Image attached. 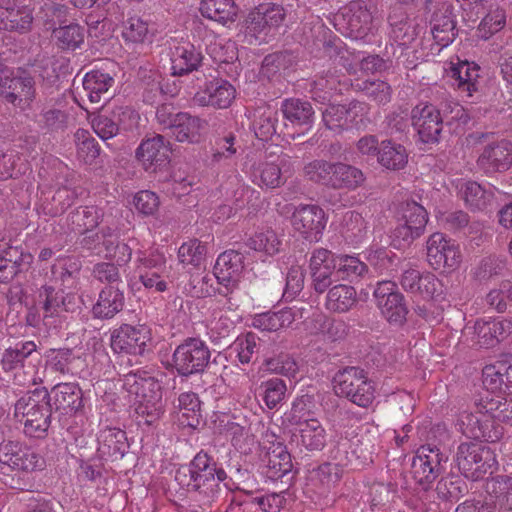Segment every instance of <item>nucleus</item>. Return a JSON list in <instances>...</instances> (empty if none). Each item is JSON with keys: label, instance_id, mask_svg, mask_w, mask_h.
<instances>
[{"label": "nucleus", "instance_id": "obj_47", "mask_svg": "<svg viewBox=\"0 0 512 512\" xmlns=\"http://www.w3.org/2000/svg\"><path fill=\"white\" fill-rule=\"evenodd\" d=\"M278 122L277 111L271 107H258L253 112L252 129L255 136L267 141L276 133V125Z\"/></svg>", "mask_w": 512, "mask_h": 512}, {"label": "nucleus", "instance_id": "obj_63", "mask_svg": "<svg viewBox=\"0 0 512 512\" xmlns=\"http://www.w3.org/2000/svg\"><path fill=\"white\" fill-rule=\"evenodd\" d=\"M486 303L498 312H504L512 304V283L502 281L491 288L486 295Z\"/></svg>", "mask_w": 512, "mask_h": 512}, {"label": "nucleus", "instance_id": "obj_59", "mask_svg": "<svg viewBox=\"0 0 512 512\" xmlns=\"http://www.w3.org/2000/svg\"><path fill=\"white\" fill-rule=\"evenodd\" d=\"M457 426L459 430L469 438L494 440L493 436L486 431L479 417L471 412H461L457 420Z\"/></svg>", "mask_w": 512, "mask_h": 512}, {"label": "nucleus", "instance_id": "obj_62", "mask_svg": "<svg viewBox=\"0 0 512 512\" xmlns=\"http://www.w3.org/2000/svg\"><path fill=\"white\" fill-rule=\"evenodd\" d=\"M334 163L326 160H313L304 166V175L309 180L331 187Z\"/></svg>", "mask_w": 512, "mask_h": 512}, {"label": "nucleus", "instance_id": "obj_6", "mask_svg": "<svg viewBox=\"0 0 512 512\" xmlns=\"http://www.w3.org/2000/svg\"><path fill=\"white\" fill-rule=\"evenodd\" d=\"M284 213L289 215L290 224L295 232L309 242H318L325 230L327 216L325 211L315 204H288Z\"/></svg>", "mask_w": 512, "mask_h": 512}, {"label": "nucleus", "instance_id": "obj_31", "mask_svg": "<svg viewBox=\"0 0 512 512\" xmlns=\"http://www.w3.org/2000/svg\"><path fill=\"white\" fill-rule=\"evenodd\" d=\"M33 17L27 7H15L10 1L0 3V30L17 32L30 28Z\"/></svg>", "mask_w": 512, "mask_h": 512}, {"label": "nucleus", "instance_id": "obj_56", "mask_svg": "<svg viewBox=\"0 0 512 512\" xmlns=\"http://www.w3.org/2000/svg\"><path fill=\"white\" fill-rule=\"evenodd\" d=\"M206 253V246L201 241L190 239L178 248L177 257L182 265L199 268L204 263Z\"/></svg>", "mask_w": 512, "mask_h": 512}, {"label": "nucleus", "instance_id": "obj_10", "mask_svg": "<svg viewBox=\"0 0 512 512\" xmlns=\"http://www.w3.org/2000/svg\"><path fill=\"white\" fill-rule=\"evenodd\" d=\"M32 394L21 397L15 404V415L22 416L24 432L34 438H42L50 426V409L44 398Z\"/></svg>", "mask_w": 512, "mask_h": 512}, {"label": "nucleus", "instance_id": "obj_15", "mask_svg": "<svg viewBox=\"0 0 512 512\" xmlns=\"http://www.w3.org/2000/svg\"><path fill=\"white\" fill-rule=\"evenodd\" d=\"M151 340V331L145 325H122L111 337V347L115 352L142 354Z\"/></svg>", "mask_w": 512, "mask_h": 512}, {"label": "nucleus", "instance_id": "obj_17", "mask_svg": "<svg viewBox=\"0 0 512 512\" xmlns=\"http://www.w3.org/2000/svg\"><path fill=\"white\" fill-rule=\"evenodd\" d=\"M368 113V106L365 103L354 101L348 107L331 104L322 112V121L327 129L340 133L351 124L362 121Z\"/></svg>", "mask_w": 512, "mask_h": 512}, {"label": "nucleus", "instance_id": "obj_50", "mask_svg": "<svg viewBox=\"0 0 512 512\" xmlns=\"http://www.w3.org/2000/svg\"><path fill=\"white\" fill-rule=\"evenodd\" d=\"M233 313V304L231 299L227 298L222 304V308L215 307L211 311V316L208 319V327L211 331L217 333L219 337L227 336L230 331L234 328L237 315H231Z\"/></svg>", "mask_w": 512, "mask_h": 512}, {"label": "nucleus", "instance_id": "obj_61", "mask_svg": "<svg viewBox=\"0 0 512 512\" xmlns=\"http://www.w3.org/2000/svg\"><path fill=\"white\" fill-rule=\"evenodd\" d=\"M230 185L235 188L231 198L236 211L250 204L253 205L254 201L258 200L260 197V193L257 190L244 183L238 176L231 178Z\"/></svg>", "mask_w": 512, "mask_h": 512}, {"label": "nucleus", "instance_id": "obj_14", "mask_svg": "<svg viewBox=\"0 0 512 512\" xmlns=\"http://www.w3.org/2000/svg\"><path fill=\"white\" fill-rule=\"evenodd\" d=\"M376 304L381 314L392 325H402L408 313L404 296L391 281H381L374 290Z\"/></svg>", "mask_w": 512, "mask_h": 512}, {"label": "nucleus", "instance_id": "obj_46", "mask_svg": "<svg viewBox=\"0 0 512 512\" xmlns=\"http://www.w3.org/2000/svg\"><path fill=\"white\" fill-rule=\"evenodd\" d=\"M200 401L192 392H184L178 398L177 420L182 426L195 428L200 423Z\"/></svg>", "mask_w": 512, "mask_h": 512}, {"label": "nucleus", "instance_id": "obj_44", "mask_svg": "<svg viewBox=\"0 0 512 512\" xmlns=\"http://www.w3.org/2000/svg\"><path fill=\"white\" fill-rule=\"evenodd\" d=\"M357 301L354 287L338 284L330 288L326 296V308L332 312L344 313L349 311Z\"/></svg>", "mask_w": 512, "mask_h": 512}, {"label": "nucleus", "instance_id": "obj_53", "mask_svg": "<svg viewBox=\"0 0 512 512\" xmlns=\"http://www.w3.org/2000/svg\"><path fill=\"white\" fill-rule=\"evenodd\" d=\"M487 491L499 509L512 510V477L497 476L487 483Z\"/></svg>", "mask_w": 512, "mask_h": 512}, {"label": "nucleus", "instance_id": "obj_23", "mask_svg": "<svg viewBox=\"0 0 512 512\" xmlns=\"http://www.w3.org/2000/svg\"><path fill=\"white\" fill-rule=\"evenodd\" d=\"M236 98L235 87L225 79H213L205 84L194 96V101L200 106H210L216 109L230 107Z\"/></svg>", "mask_w": 512, "mask_h": 512}, {"label": "nucleus", "instance_id": "obj_38", "mask_svg": "<svg viewBox=\"0 0 512 512\" xmlns=\"http://www.w3.org/2000/svg\"><path fill=\"white\" fill-rule=\"evenodd\" d=\"M306 330L311 335L321 337L323 340L336 341L347 334V326L341 320L329 319L324 315H316L308 324Z\"/></svg>", "mask_w": 512, "mask_h": 512}, {"label": "nucleus", "instance_id": "obj_29", "mask_svg": "<svg viewBox=\"0 0 512 512\" xmlns=\"http://www.w3.org/2000/svg\"><path fill=\"white\" fill-rule=\"evenodd\" d=\"M97 452L103 459L117 460L124 456L127 449L126 434L119 428L106 427L100 430Z\"/></svg>", "mask_w": 512, "mask_h": 512}, {"label": "nucleus", "instance_id": "obj_40", "mask_svg": "<svg viewBox=\"0 0 512 512\" xmlns=\"http://www.w3.org/2000/svg\"><path fill=\"white\" fill-rule=\"evenodd\" d=\"M124 306L123 292L113 286L106 287L93 306V314L98 318H112Z\"/></svg>", "mask_w": 512, "mask_h": 512}, {"label": "nucleus", "instance_id": "obj_32", "mask_svg": "<svg viewBox=\"0 0 512 512\" xmlns=\"http://www.w3.org/2000/svg\"><path fill=\"white\" fill-rule=\"evenodd\" d=\"M206 126L205 120L180 112L171 135L178 142L198 143L202 139Z\"/></svg>", "mask_w": 512, "mask_h": 512}, {"label": "nucleus", "instance_id": "obj_60", "mask_svg": "<svg viewBox=\"0 0 512 512\" xmlns=\"http://www.w3.org/2000/svg\"><path fill=\"white\" fill-rule=\"evenodd\" d=\"M507 365L503 362L486 365L482 370V383L486 390L501 392L504 390Z\"/></svg>", "mask_w": 512, "mask_h": 512}, {"label": "nucleus", "instance_id": "obj_41", "mask_svg": "<svg viewBox=\"0 0 512 512\" xmlns=\"http://www.w3.org/2000/svg\"><path fill=\"white\" fill-rule=\"evenodd\" d=\"M247 245L261 257L268 258L280 252L282 241L273 229L266 228L256 231L248 239Z\"/></svg>", "mask_w": 512, "mask_h": 512}, {"label": "nucleus", "instance_id": "obj_11", "mask_svg": "<svg viewBox=\"0 0 512 512\" xmlns=\"http://www.w3.org/2000/svg\"><path fill=\"white\" fill-rule=\"evenodd\" d=\"M210 359L207 345L199 338H188L173 353V366L183 376L202 372Z\"/></svg>", "mask_w": 512, "mask_h": 512}, {"label": "nucleus", "instance_id": "obj_54", "mask_svg": "<svg viewBox=\"0 0 512 512\" xmlns=\"http://www.w3.org/2000/svg\"><path fill=\"white\" fill-rule=\"evenodd\" d=\"M345 19L348 21L349 32H359L371 21L372 16L363 3L354 2L334 17L336 22Z\"/></svg>", "mask_w": 512, "mask_h": 512}, {"label": "nucleus", "instance_id": "obj_25", "mask_svg": "<svg viewBox=\"0 0 512 512\" xmlns=\"http://www.w3.org/2000/svg\"><path fill=\"white\" fill-rule=\"evenodd\" d=\"M243 269L241 255L233 250L220 254L214 266V276L227 292H232L238 285Z\"/></svg>", "mask_w": 512, "mask_h": 512}, {"label": "nucleus", "instance_id": "obj_21", "mask_svg": "<svg viewBox=\"0 0 512 512\" xmlns=\"http://www.w3.org/2000/svg\"><path fill=\"white\" fill-rule=\"evenodd\" d=\"M135 155L146 171L157 172L169 164L170 148L163 136L156 135L143 140Z\"/></svg>", "mask_w": 512, "mask_h": 512}, {"label": "nucleus", "instance_id": "obj_43", "mask_svg": "<svg viewBox=\"0 0 512 512\" xmlns=\"http://www.w3.org/2000/svg\"><path fill=\"white\" fill-rule=\"evenodd\" d=\"M479 413L488 414L500 422L512 421V398L500 395L482 397L476 404Z\"/></svg>", "mask_w": 512, "mask_h": 512}, {"label": "nucleus", "instance_id": "obj_3", "mask_svg": "<svg viewBox=\"0 0 512 512\" xmlns=\"http://www.w3.org/2000/svg\"><path fill=\"white\" fill-rule=\"evenodd\" d=\"M189 472L190 479L184 483L188 487L204 493L208 499H213L219 491L220 482L226 479L223 469H218L212 459L203 452H199L190 462L188 468L179 470L176 479L181 481V475L186 476Z\"/></svg>", "mask_w": 512, "mask_h": 512}, {"label": "nucleus", "instance_id": "obj_28", "mask_svg": "<svg viewBox=\"0 0 512 512\" xmlns=\"http://www.w3.org/2000/svg\"><path fill=\"white\" fill-rule=\"evenodd\" d=\"M285 19L283 7L264 3L249 12L246 18L247 28L251 30L278 29Z\"/></svg>", "mask_w": 512, "mask_h": 512}, {"label": "nucleus", "instance_id": "obj_4", "mask_svg": "<svg viewBox=\"0 0 512 512\" xmlns=\"http://www.w3.org/2000/svg\"><path fill=\"white\" fill-rule=\"evenodd\" d=\"M456 463L462 474L473 481L492 473L498 465L495 452L477 442L461 443L457 448Z\"/></svg>", "mask_w": 512, "mask_h": 512}, {"label": "nucleus", "instance_id": "obj_1", "mask_svg": "<svg viewBox=\"0 0 512 512\" xmlns=\"http://www.w3.org/2000/svg\"><path fill=\"white\" fill-rule=\"evenodd\" d=\"M135 413L146 424L159 420L164 413L162 389L160 383L150 376L136 373L126 375L124 380Z\"/></svg>", "mask_w": 512, "mask_h": 512}, {"label": "nucleus", "instance_id": "obj_5", "mask_svg": "<svg viewBox=\"0 0 512 512\" xmlns=\"http://www.w3.org/2000/svg\"><path fill=\"white\" fill-rule=\"evenodd\" d=\"M512 334V321L503 317H485L462 330L464 343L470 346L492 348Z\"/></svg>", "mask_w": 512, "mask_h": 512}, {"label": "nucleus", "instance_id": "obj_37", "mask_svg": "<svg viewBox=\"0 0 512 512\" xmlns=\"http://www.w3.org/2000/svg\"><path fill=\"white\" fill-rule=\"evenodd\" d=\"M50 399L56 409L66 412H75L82 407V392L74 383L55 385L51 390Z\"/></svg>", "mask_w": 512, "mask_h": 512}, {"label": "nucleus", "instance_id": "obj_9", "mask_svg": "<svg viewBox=\"0 0 512 512\" xmlns=\"http://www.w3.org/2000/svg\"><path fill=\"white\" fill-rule=\"evenodd\" d=\"M428 221L425 208L409 201L401 205L397 216V226L391 235V243L395 248H402L409 245L418 238L424 231Z\"/></svg>", "mask_w": 512, "mask_h": 512}, {"label": "nucleus", "instance_id": "obj_52", "mask_svg": "<svg viewBox=\"0 0 512 512\" xmlns=\"http://www.w3.org/2000/svg\"><path fill=\"white\" fill-rule=\"evenodd\" d=\"M313 398L309 395H302L296 398L291 409L284 414V421L294 427L317 419L314 413Z\"/></svg>", "mask_w": 512, "mask_h": 512}, {"label": "nucleus", "instance_id": "obj_42", "mask_svg": "<svg viewBox=\"0 0 512 512\" xmlns=\"http://www.w3.org/2000/svg\"><path fill=\"white\" fill-rule=\"evenodd\" d=\"M295 320L291 308L278 312H265L257 314L252 319V326L260 331L276 332L289 327Z\"/></svg>", "mask_w": 512, "mask_h": 512}, {"label": "nucleus", "instance_id": "obj_55", "mask_svg": "<svg viewBox=\"0 0 512 512\" xmlns=\"http://www.w3.org/2000/svg\"><path fill=\"white\" fill-rule=\"evenodd\" d=\"M311 485L320 495L328 493L340 480L336 465L326 463L314 470L310 476Z\"/></svg>", "mask_w": 512, "mask_h": 512}, {"label": "nucleus", "instance_id": "obj_24", "mask_svg": "<svg viewBox=\"0 0 512 512\" xmlns=\"http://www.w3.org/2000/svg\"><path fill=\"white\" fill-rule=\"evenodd\" d=\"M477 163L486 173L507 171L512 166V142L501 140L488 144Z\"/></svg>", "mask_w": 512, "mask_h": 512}, {"label": "nucleus", "instance_id": "obj_8", "mask_svg": "<svg viewBox=\"0 0 512 512\" xmlns=\"http://www.w3.org/2000/svg\"><path fill=\"white\" fill-rule=\"evenodd\" d=\"M426 259L434 270L442 274H451L460 267L462 253L455 240L436 232L426 241Z\"/></svg>", "mask_w": 512, "mask_h": 512}, {"label": "nucleus", "instance_id": "obj_18", "mask_svg": "<svg viewBox=\"0 0 512 512\" xmlns=\"http://www.w3.org/2000/svg\"><path fill=\"white\" fill-rule=\"evenodd\" d=\"M446 461L438 449L421 447L412 461V475L424 490L428 489L441 472V463Z\"/></svg>", "mask_w": 512, "mask_h": 512}, {"label": "nucleus", "instance_id": "obj_19", "mask_svg": "<svg viewBox=\"0 0 512 512\" xmlns=\"http://www.w3.org/2000/svg\"><path fill=\"white\" fill-rule=\"evenodd\" d=\"M42 301L43 324L48 328H57L65 318V313L72 310V296H65L63 291H56L45 286L39 291Z\"/></svg>", "mask_w": 512, "mask_h": 512}, {"label": "nucleus", "instance_id": "obj_35", "mask_svg": "<svg viewBox=\"0 0 512 512\" xmlns=\"http://www.w3.org/2000/svg\"><path fill=\"white\" fill-rule=\"evenodd\" d=\"M32 261L30 254L21 253L18 248L8 246L7 243H0V281L12 279L22 268L23 264L29 265Z\"/></svg>", "mask_w": 512, "mask_h": 512}, {"label": "nucleus", "instance_id": "obj_64", "mask_svg": "<svg viewBox=\"0 0 512 512\" xmlns=\"http://www.w3.org/2000/svg\"><path fill=\"white\" fill-rule=\"evenodd\" d=\"M338 270L343 279L350 281L363 277L367 271V265L358 257L352 255H341L337 258Z\"/></svg>", "mask_w": 512, "mask_h": 512}, {"label": "nucleus", "instance_id": "obj_34", "mask_svg": "<svg viewBox=\"0 0 512 512\" xmlns=\"http://www.w3.org/2000/svg\"><path fill=\"white\" fill-rule=\"evenodd\" d=\"M448 76L454 80L458 89L466 92L467 96H472L477 90L479 66L474 62L458 59L456 63L451 62Z\"/></svg>", "mask_w": 512, "mask_h": 512}, {"label": "nucleus", "instance_id": "obj_2", "mask_svg": "<svg viewBox=\"0 0 512 512\" xmlns=\"http://www.w3.org/2000/svg\"><path fill=\"white\" fill-rule=\"evenodd\" d=\"M284 157L262 151L246 155L243 171L253 184L261 189H275L284 183L281 165Z\"/></svg>", "mask_w": 512, "mask_h": 512}, {"label": "nucleus", "instance_id": "obj_45", "mask_svg": "<svg viewBox=\"0 0 512 512\" xmlns=\"http://www.w3.org/2000/svg\"><path fill=\"white\" fill-rule=\"evenodd\" d=\"M377 160L382 167L396 171L406 166L408 154L401 144L386 140L380 144Z\"/></svg>", "mask_w": 512, "mask_h": 512}, {"label": "nucleus", "instance_id": "obj_12", "mask_svg": "<svg viewBox=\"0 0 512 512\" xmlns=\"http://www.w3.org/2000/svg\"><path fill=\"white\" fill-rule=\"evenodd\" d=\"M136 270L143 286L153 292L162 293L168 289L163 277L166 268L165 255L158 249L136 252Z\"/></svg>", "mask_w": 512, "mask_h": 512}, {"label": "nucleus", "instance_id": "obj_22", "mask_svg": "<svg viewBox=\"0 0 512 512\" xmlns=\"http://www.w3.org/2000/svg\"><path fill=\"white\" fill-rule=\"evenodd\" d=\"M85 245L99 256L115 258L119 264L127 263L131 259V248L127 244H120L118 236L110 228L86 239Z\"/></svg>", "mask_w": 512, "mask_h": 512}, {"label": "nucleus", "instance_id": "obj_48", "mask_svg": "<svg viewBox=\"0 0 512 512\" xmlns=\"http://www.w3.org/2000/svg\"><path fill=\"white\" fill-rule=\"evenodd\" d=\"M200 11L204 17L225 24L234 20L237 7L233 0H200Z\"/></svg>", "mask_w": 512, "mask_h": 512}, {"label": "nucleus", "instance_id": "obj_13", "mask_svg": "<svg viewBox=\"0 0 512 512\" xmlns=\"http://www.w3.org/2000/svg\"><path fill=\"white\" fill-rule=\"evenodd\" d=\"M0 93L10 103L19 106L29 105L35 96L34 81L23 71L16 73L0 64Z\"/></svg>", "mask_w": 512, "mask_h": 512}, {"label": "nucleus", "instance_id": "obj_39", "mask_svg": "<svg viewBox=\"0 0 512 512\" xmlns=\"http://www.w3.org/2000/svg\"><path fill=\"white\" fill-rule=\"evenodd\" d=\"M365 181L361 169L343 162H335L332 174L331 187L334 189L355 190Z\"/></svg>", "mask_w": 512, "mask_h": 512}, {"label": "nucleus", "instance_id": "obj_27", "mask_svg": "<svg viewBox=\"0 0 512 512\" xmlns=\"http://www.w3.org/2000/svg\"><path fill=\"white\" fill-rule=\"evenodd\" d=\"M326 438V429L318 419L294 427L292 431V441L307 451L322 450Z\"/></svg>", "mask_w": 512, "mask_h": 512}, {"label": "nucleus", "instance_id": "obj_58", "mask_svg": "<svg viewBox=\"0 0 512 512\" xmlns=\"http://www.w3.org/2000/svg\"><path fill=\"white\" fill-rule=\"evenodd\" d=\"M45 360L48 369L65 374L75 368L79 357L71 349H50L45 354Z\"/></svg>", "mask_w": 512, "mask_h": 512}, {"label": "nucleus", "instance_id": "obj_36", "mask_svg": "<svg viewBox=\"0 0 512 512\" xmlns=\"http://www.w3.org/2000/svg\"><path fill=\"white\" fill-rule=\"evenodd\" d=\"M281 110L284 118L297 127H304L306 130L311 129L314 122V110L308 101L296 98L286 99L283 101Z\"/></svg>", "mask_w": 512, "mask_h": 512}, {"label": "nucleus", "instance_id": "obj_20", "mask_svg": "<svg viewBox=\"0 0 512 512\" xmlns=\"http://www.w3.org/2000/svg\"><path fill=\"white\" fill-rule=\"evenodd\" d=\"M412 124L422 142L435 143L443 128V118L435 106L419 104L412 110Z\"/></svg>", "mask_w": 512, "mask_h": 512}, {"label": "nucleus", "instance_id": "obj_49", "mask_svg": "<svg viewBox=\"0 0 512 512\" xmlns=\"http://www.w3.org/2000/svg\"><path fill=\"white\" fill-rule=\"evenodd\" d=\"M365 373L356 367H347L337 372L333 378V389L338 396L352 400V394L363 383Z\"/></svg>", "mask_w": 512, "mask_h": 512}, {"label": "nucleus", "instance_id": "obj_16", "mask_svg": "<svg viewBox=\"0 0 512 512\" xmlns=\"http://www.w3.org/2000/svg\"><path fill=\"white\" fill-rule=\"evenodd\" d=\"M337 258L328 249L316 248L309 260V273L312 286L317 293L325 292L333 283Z\"/></svg>", "mask_w": 512, "mask_h": 512}, {"label": "nucleus", "instance_id": "obj_30", "mask_svg": "<svg viewBox=\"0 0 512 512\" xmlns=\"http://www.w3.org/2000/svg\"><path fill=\"white\" fill-rule=\"evenodd\" d=\"M264 473L271 480H278L292 469V461L286 447L280 443H273L263 458Z\"/></svg>", "mask_w": 512, "mask_h": 512}, {"label": "nucleus", "instance_id": "obj_33", "mask_svg": "<svg viewBox=\"0 0 512 512\" xmlns=\"http://www.w3.org/2000/svg\"><path fill=\"white\" fill-rule=\"evenodd\" d=\"M202 56L193 44L183 42L177 45L171 55V70L173 75H184L197 70Z\"/></svg>", "mask_w": 512, "mask_h": 512}, {"label": "nucleus", "instance_id": "obj_26", "mask_svg": "<svg viewBox=\"0 0 512 512\" xmlns=\"http://www.w3.org/2000/svg\"><path fill=\"white\" fill-rule=\"evenodd\" d=\"M459 194L471 211H485L495 202L496 189L474 181H463L457 185Z\"/></svg>", "mask_w": 512, "mask_h": 512}, {"label": "nucleus", "instance_id": "obj_7", "mask_svg": "<svg viewBox=\"0 0 512 512\" xmlns=\"http://www.w3.org/2000/svg\"><path fill=\"white\" fill-rule=\"evenodd\" d=\"M0 463L25 474L43 471L46 467V460L37 449L11 439L0 442Z\"/></svg>", "mask_w": 512, "mask_h": 512}, {"label": "nucleus", "instance_id": "obj_51", "mask_svg": "<svg viewBox=\"0 0 512 512\" xmlns=\"http://www.w3.org/2000/svg\"><path fill=\"white\" fill-rule=\"evenodd\" d=\"M113 84L114 79L108 73L99 70L86 73L83 79V88L91 103H98Z\"/></svg>", "mask_w": 512, "mask_h": 512}, {"label": "nucleus", "instance_id": "obj_57", "mask_svg": "<svg viewBox=\"0 0 512 512\" xmlns=\"http://www.w3.org/2000/svg\"><path fill=\"white\" fill-rule=\"evenodd\" d=\"M36 344L33 341L17 343L13 348L4 351L1 358V366L5 371H12L20 367L23 361L36 351Z\"/></svg>", "mask_w": 512, "mask_h": 512}]
</instances>
